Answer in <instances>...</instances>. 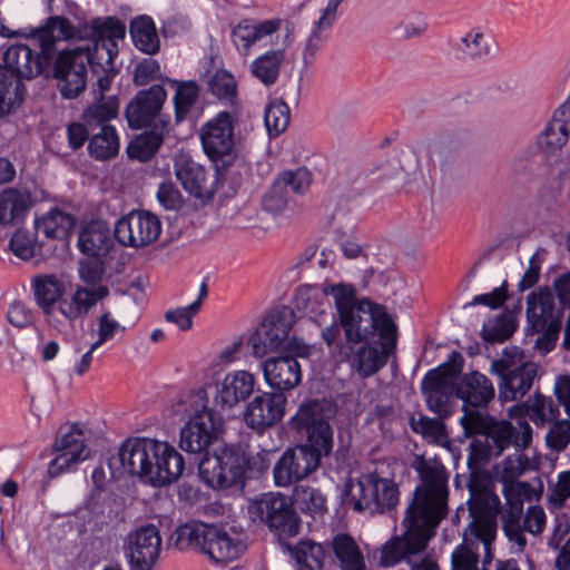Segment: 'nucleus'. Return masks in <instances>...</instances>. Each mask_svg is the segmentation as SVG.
<instances>
[{
    "instance_id": "f257e3e1",
    "label": "nucleus",
    "mask_w": 570,
    "mask_h": 570,
    "mask_svg": "<svg viewBox=\"0 0 570 570\" xmlns=\"http://www.w3.org/2000/svg\"><path fill=\"white\" fill-rule=\"evenodd\" d=\"M421 483L414 491L403 523L405 532L387 540L380 550L379 564L395 567L425 550L436 527L448 514L449 474L443 465L421 459L416 465Z\"/></svg>"
},
{
    "instance_id": "f03ea898",
    "label": "nucleus",
    "mask_w": 570,
    "mask_h": 570,
    "mask_svg": "<svg viewBox=\"0 0 570 570\" xmlns=\"http://www.w3.org/2000/svg\"><path fill=\"white\" fill-rule=\"evenodd\" d=\"M77 35L78 30L67 18L53 16L31 35L40 46L39 52L24 43L11 45L3 51L0 65V116L8 115L22 102V79H32L49 69L55 43L76 38Z\"/></svg>"
},
{
    "instance_id": "7ed1b4c3",
    "label": "nucleus",
    "mask_w": 570,
    "mask_h": 570,
    "mask_svg": "<svg viewBox=\"0 0 570 570\" xmlns=\"http://www.w3.org/2000/svg\"><path fill=\"white\" fill-rule=\"evenodd\" d=\"M323 293L333 297L340 320L322 330V338L328 346L338 342H365L396 347L397 326L384 306L358 299L351 284L326 285Z\"/></svg>"
},
{
    "instance_id": "20e7f679",
    "label": "nucleus",
    "mask_w": 570,
    "mask_h": 570,
    "mask_svg": "<svg viewBox=\"0 0 570 570\" xmlns=\"http://www.w3.org/2000/svg\"><path fill=\"white\" fill-rule=\"evenodd\" d=\"M331 409L324 401L311 400L299 405L291 419L292 428L306 434V442L287 449L276 462L273 475L277 487L292 485L317 470L322 458L333 450Z\"/></svg>"
},
{
    "instance_id": "39448f33",
    "label": "nucleus",
    "mask_w": 570,
    "mask_h": 570,
    "mask_svg": "<svg viewBox=\"0 0 570 570\" xmlns=\"http://www.w3.org/2000/svg\"><path fill=\"white\" fill-rule=\"evenodd\" d=\"M92 46L77 47L58 53L53 77L66 99L78 97L86 88L87 67H100L104 71L112 68L118 53L117 40L126 33L125 24L117 18H96L91 21Z\"/></svg>"
},
{
    "instance_id": "423d86ee",
    "label": "nucleus",
    "mask_w": 570,
    "mask_h": 570,
    "mask_svg": "<svg viewBox=\"0 0 570 570\" xmlns=\"http://www.w3.org/2000/svg\"><path fill=\"white\" fill-rule=\"evenodd\" d=\"M108 465L114 479L128 474L154 487L177 481L185 469L184 458L174 446L149 438L124 441Z\"/></svg>"
},
{
    "instance_id": "0eeeda50",
    "label": "nucleus",
    "mask_w": 570,
    "mask_h": 570,
    "mask_svg": "<svg viewBox=\"0 0 570 570\" xmlns=\"http://www.w3.org/2000/svg\"><path fill=\"white\" fill-rule=\"evenodd\" d=\"M528 459L520 452L507 456L497 471V478L503 484L505 499L502 510V530L510 542L521 551L527 546L525 532L533 535L542 533L546 513L540 505H532L523 513L524 499L530 497L531 488L518 478L525 471Z\"/></svg>"
},
{
    "instance_id": "6e6552de",
    "label": "nucleus",
    "mask_w": 570,
    "mask_h": 570,
    "mask_svg": "<svg viewBox=\"0 0 570 570\" xmlns=\"http://www.w3.org/2000/svg\"><path fill=\"white\" fill-rule=\"evenodd\" d=\"M463 356L452 352L449 360L438 367L430 370L421 382V392L429 411L440 419H448L454 411L455 379L463 367Z\"/></svg>"
},
{
    "instance_id": "1a4fd4ad",
    "label": "nucleus",
    "mask_w": 570,
    "mask_h": 570,
    "mask_svg": "<svg viewBox=\"0 0 570 570\" xmlns=\"http://www.w3.org/2000/svg\"><path fill=\"white\" fill-rule=\"evenodd\" d=\"M249 519L262 523L282 539L295 537L299 530V518L292 501L278 492H266L250 500L247 507Z\"/></svg>"
},
{
    "instance_id": "9d476101",
    "label": "nucleus",
    "mask_w": 570,
    "mask_h": 570,
    "mask_svg": "<svg viewBox=\"0 0 570 570\" xmlns=\"http://www.w3.org/2000/svg\"><path fill=\"white\" fill-rule=\"evenodd\" d=\"M562 313L554 307V298L548 287L531 293L527 298L529 327L538 334L534 348L546 355L551 352L561 331Z\"/></svg>"
},
{
    "instance_id": "9b49d317",
    "label": "nucleus",
    "mask_w": 570,
    "mask_h": 570,
    "mask_svg": "<svg viewBox=\"0 0 570 570\" xmlns=\"http://www.w3.org/2000/svg\"><path fill=\"white\" fill-rule=\"evenodd\" d=\"M397 500L399 491L392 481L376 473H366L355 483L346 485L344 502L355 511L374 514L393 508Z\"/></svg>"
},
{
    "instance_id": "f8f14e48",
    "label": "nucleus",
    "mask_w": 570,
    "mask_h": 570,
    "mask_svg": "<svg viewBox=\"0 0 570 570\" xmlns=\"http://www.w3.org/2000/svg\"><path fill=\"white\" fill-rule=\"evenodd\" d=\"M200 479L213 489L237 485L245 474V454L239 448L222 446L213 453L205 452L198 463Z\"/></svg>"
},
{
    "instance_id": "ddd939ff",
    "label": "nucleus",
    "mask_w": 570,
    "mask_h": 570,
    "mask_svg": "<svg viewBox=\"0 0 570 570\" xmlns=\"http://www.w3.org/2000/svg\"><path fill=\"white\" fill-rule=\"evenodd\" d=\"M295 323V313L291 307L281 306L272 309L249 337V345L255 357L281 348L288 338Z\"/></svg>"
},
{
    "instance_id": "4468645a",
    "label": "nucleus",
    "mask_w": 570,
    "mask_h": 570,
    "mask_svg": "<svg viewBox=\"0 0 570 570\" xmlns=\"http://www.w3.org/2000/svg\"><path fill=\"white\" fill-rule=\"evenodd\" d=\"M235 112L220 111L208 120L200 130V140L206 155L216 168L227 170L234 150Z\"/></svg>"
},
{
    "instance_id": "2eb2a0df",
    "label": "nucleus",
    "mask_w": 570,
    "mask_h": 570,
    "mask_svg": "<svg viewBox=\"0 0 570 570\" xmlns=\"http://www.w3.org/2000/svg\"><path fill=\"white\" fill-rule=\"evenodd\" d=\"M539 365L534 362H523L511 366L504 358L491 363V373L500 377L499 399L502 402L521 400L532 389L538 377Z\"/></svg>"
},
{
    "instance_id": "dca6fc26",
    "label": "nucleus",
    "mask_w": 570,
    "mask_h": 570,
    "mask_svg": "<svg viewBox=\"0 0 570 570\" xmlns=\"http://www.w3.org/2000/svg\"><path fill=\"white\" fill-rule=\"evenodd\" d=\"M223 428L219 414L206 405L196 411L180 431V449L189 453H203L214 443Z\"/></svg>"
},
{
    "instance_id": "f3484780",
    "label": "nucleus",
    "mask_w": 570,
    "mask_h": 570,
    "mask_svg": "<svg viewBox=\"0 0 570 570\" xmlns=\"http://www.w3.org/2000/svg\"><path fill=\"white\" fill-rule=\"evenodd\" d=\"M338 355L346 361L351 370L362 379L377 373L387 362L395 347L385 348L380 343L338 342L335 344Z\"/></svg>"
},
{
    "instance_id": "a211bd4d",
    "label": "nucleus",
    "mask_w": 570,
    "mask_h": 570,
    "mask_svg": "<svg viewBox=\"0 0 570 570\" xmlns=\"http://www.w3.org/2000/svg\"><path fill=\"white\" fill-rule=\"evenodd\" d=\"M161 233L159 218L147 210H132L117 220L116 239L125 245L140 248L153 244Z\"/></svg>"
},
{
    "instance_id": "6ab92c4d",
    "label": "nucleus",
    "mask_w": 570,
    "mask_h": 570,
    "mask_svg": "<svg viewBox=\"0 0 570 570\" xmlns=\"http://www.w3.org/2000/svg\"><path fill=\"white\" fill-rule=\"evenodd\" d=\"M286 347L294 352L293 355L271 357L263 363V372L266 382L275 390L289 391L301 383L302 371L296 356H306L307 346L296 338L287 342Z\"/></svg>"
},
{
    "instance_id": "aec40b11",
    "label": "nucleus",
    "mask_w": 570,
    "mask_h": 570,
    "mask_svg": "<svg viewBox=\"0 0 570 570\" xmlns=\"http://www.w3.org/2000/svg\"><path fill=\"white\" fill-rule=\"evenodd\" d=\"M161 549L159 530L147 524L131 531L124 544V551L132 570H151Z\"/></svg>"
},
{
    "instance_id": "412c9836",
    "label": "nucleus",
    "mask_w": 570,
    "mask_h": 570,
    "mask_svg": "<svg viewBox=\"0 0 570 570\" xmlns=\"http://www.w3.org/2000/svg\"><path fill=\"white\" fill-rule=\"evenodd\" d=\"M31 289L38 308L46 323L61 332L63 322L60 318V304L63 302V283L52 274L36 275L31 279Z\"/></svg>"
},
{
    "instance_id": "4be33fe9",
    "label": "nucleus",
    "mask_w": 570,
    "mask_h": 570,
    "mask_svg": "<svg viewBox=\"0 0 570 570\" xmlns=\"http://www.w3.org/2000/svg\"><path fill=\"white\" fill-rule=\"evenodd\" d=\"M285 404L286 397L282 393H262L247 404L244 412L245 423L252 430L263 432L283 419Z\"/></svg>"
},
{
    "instance_id": "5701e85b",
    "label": "nucleus",
    "mask_w": 570,
    "mask_h": 570,
    "mask_svg": "<svg viewBox=\"0 0 570 570\" xmlns=\"http://www.w3.org/2000/svg\"><path fill=\"white\" fill-rule=\"evenodd\" d=\"M485 441L493 450L494 456H500L511 445L517 452H521L532 441V428L524 420L518 421L517 426L509 421H495L487 428Z\"/></svg>"
},
{
    "instance_id": "b1692460",
    "label": "nucleus",
    "mask_w": 570,
    "mask_h": 570,
    "mask_svg": "<svg viewBox=\"0 0 570 570\" xmlns=\"http://www.w3.org/2000/svg\"><path fill=\"white\" fill-rule=\"evenodd\" d=\"M166 90L161 85H153L140 90L126 108V118L130 128L149 126L161 110L166 100Z\"/></svg>"
},
{
    "instance_id": "393cba45",
    "label": "nucleus",
    "mask_w": 570,
    "mask_h": 570,
    "mask_svg": "<svg viewBox=\"0 0 570 570\" xmlns=\"http://www.w3.org/2000/svg\"><path fill=\"white\" fill-rule=\"evenodd\" d=\"M53 449L58 454L49 465V473L52 476L67 471L73 463L85 460L89 454L83 432L76 424L56 440Z\"/></svg>"
},
{
    "instance_id": "a878e982",
    "label": "nucleus",
    "mask_w": 570,
    "mask_h": 570,
    "mask_svg": "<svg viewBox=\"0 0 570 570\" xmlns=\"http://www.w3.org/2000/svg\"><path fill=\"white\" fill-rule=\"evenodd\" d=\"M255 385L256 377L250 372L244 370L229 372L216 383L215 404L222 409H232L248 399Z\"/></svg>"
},
{
    "instance_id": "bb28decb",
    "label": "nucleus",
    "mask_w": 570,
    "mask_h": 570,
    "mask_svg": "<svg viewBox=\"0 0 570 570\" xmlns=\"http://www.w3.org/2000/svg\"><path fill=\"white\" fill-rule=\"evenodd\" d=\"M455 395L463 402V407L485 409L494 399L495 390L487 375L472 371L455 381Z\"/></svg>"
},
{
    "instance_id": "cd10ccee",
    "label": "nucleus",
    "mask_w": 570,
    "mask_h": 570,
    "mask_svg": "<svg viewBox=\"0 0 570 570\" xmlns=\"http://www.w3.org/2000/svg\"><path fill=\"white\" fill-rule=\"evenodd\" d=\"M174 169L177 179L190 195L199 199H210L214 195L208 184L205 167L196 163L188 154L178 153L175 156Z\"/></svg>"
},
{
    "instance_id": "c85d7f7f",
    "label": "nucleus",
    "mask_w": 570,
    "mask_h": 570,
    "mask_svg": "<svg viewBox=\"0 0 570 570\" xmlns=\"http://www.w3.org/2000/svg\"><path fill=\"white\" fill-rule=\"evenodd\" d=\"M109 295L105 285L77 286L69 297H65L60 304V318L72 324L78 318H83L99 302Z\"/></svg>"
},
{
    "instance_id": "c756f323",
    "label": "nucleus",
    "mask_w": 570,
    "mask_h": 570,
    "mask_svg": "<svg viewBox=\"0 0 570 570\" xmlns=\"http://www.w3.org/2000/svg\"><path fill=\"white\" fill-rule=\"evenodd\" d=\"M245 550L244 543L225 529L208 524L202 552L215 563H227L237 559Z\"/></svg>"
},
{
    "instance_id": "7c9ffc66",
    "label": "nucleus",
    "mask_w": 570,
    "mask_h": 570,
    "mask_svg": "<svg viewBox=\"0 0 570 570\" xmlns=\"http://www.w3.org/2000/svg\"><path fill=\"white\" fill-rule=\"evenodd\" d=\"M570 132V105H561L537 138L538 147L547 155H554L568 142Z\"/></svg>"
},
{
    "instance_id": "2f4dec72",
    "label": "nucleus",
    "mask_w": 570,
    "mask_h": 570,
    "mask_svg": "<svg viewBox=\"0 0 570 570\" xmlns=\"http://www.w3.org/2000/svg\"><path fill=\"white\" fill-rule=\"evenodd\" d=\"M279 22L277 19L264 21L243 19L232 29L233 43L242 56L247 57L252 46L279 29Z\"/></svg>"
},
{
    "instance_id": "473e14b6",
    "label": "nucleus",
    "mask_w": 570,
    "mask_h": 570,
    "mask_svg": "<svg viewBox=\"0 0 570 570\" xmlns=\"http://www.w3.org/2000/svg\"><path fill=\"white\" fill-rule=\"evenodd\" d=\"M32 205L28 189L7 187L0 191V225L9 226L23 220Z\"/></svg>"
},
{
    "instance_id": "72a5a7b5",
    "label": "nucleus",
    "mask_w": 570,
    "mask_h": 570,
    "mask_svg": "<svg viewBox=\"0 0 570 570\" xmlns=\"http://www.w3.org/2000/svg\"><path fill=\"white\" fill-rule=\"evenodd\" d=\"M170 130V119L159 116L150 131L137 136L128 146L127 153L130 158L146 161L159 149L164 137Z\"/></svg>"
},
{
    "instance_id": "f704fd0d",
    "label": "nucleus",
    "mask_w": 570,
    "mask_h": 570,
    "mask_svg": "<svg viewBox=\"0 0 570 570\" xmlns=\"http://www.w3.org/2000/svg\"><path fill=\"white\" fill-rule=\"evenodd\" d=\"M112 245L109 228L101 220H92L87 224L79 234V249L90 256H105Z\"/></svg>"
},
{
    "instance_id": "c9c22d12",
    "label": "nucleus",
    "mask_w": 570,
    "mask_h": 570,
    "mask_svg": "<svg viewBox=\"0 0 570 570\" xmlns=\"http://www.w3.org/2000/svg\"><path fill=\"white\" fill-rule=\"evenodd\" d=\"M330 547L334 556V562L341 570L366 569L364 556L351 535L345 533L334 535Z\"/></svg>"
},
{
    "instance_id": "e433bc0d",
    "label": "nucleus",
    "mask_w": 570,
    "mask_h": 570,
    "mask_svg": "<svg viewBox=\"0 0 570 570\" xmlns=\"http://www.w3.org/2000/svg\"><path fill=\"white\" fill-rule=\"evenodd\" d=\"M285 57L283 49H273L259 55L250 63L252 76L266 87L273 86L279 78Z\"/></svg>"
},
{
    "instance_id": "4c0bfd02",
    "label": "nucleus",
    "mask_w": 570,
    "mask_h": 570,
    "mask_svg": "<svg viewBox=\"0 0 570 570\" xmlns=\"http://www.w3.org/2000/svg\"><path fill=\"white\" fill-rule=\"evenodd\" d=\"M336 16L322 10L321 17L314 22V28L306 38L302 48V59L305 67L311 66L328 38V30L335 22Z\"/></svg>"
},
{
    "instance_id": "58836bf2",
    "label": "nucleus",
    "mask_w": 570,
    "mask_h": 570,
    "mask_svg": "<svg viewBox=\"0 0 570 570\" xmlns=\"http://www.w3.org/2000/svg\"><path fill=\"white\" fill-rule=\"evenodd\" d=\"M471 498L469 509L473 518L497 520L498 514L502 517L501 502L499 497L488 487L479 484H469Z\"/></svg>"
},
{
    "instance_id": "ea45409f",
    "label": "nucleus",
    "mask_w": 570,
    "mask_h": 570,
    "mask_svg": "<svg viewBox=\"0 0 570 570\" xmlns=\"http://www.w3.org/2000/svg\"><path fill=\"white\" fill-rule=\"evenodd\" d=\"M76 224V218L69 213L55 208L36 219V233L43 234L47 238L62 239L68 236Z\"/></svg>"
},
{
    "instance_id": "a19ab883",
    "label": "nucleus",
    "mask_w": 570,
    "mask_h": 570,
    "mask_svg": "<svg viewBox=\"0 0 570 570\" xmlns=\"http://www.w3.org/2000/svg\"><path fill=\"white\" fill-rule=\"evenodd\" d=\"M119 101L117 96H95L94 102L83 111L82 120L92 130L102 126H110L108 122L118 115Z\"/></svg>"
},
{
    "instance_id": "79ce46f5",
    "label": "nucleus",
    "mask_w": 570,
    "mask_h": 570,
    "mask_svg": "<svg viewBox=\"0 0 570 570\" xmlns=\"http://www.w3.org/2000/svg\"><path fill=\"white\" fill-rule=\"evenodd\" d=\"M129 30L134 45L138 50L147 55H155L159 51L160 40L150 17H136L131 20Z\"/></svg>"
},
{
    "instance_id": "37998d69",
    "label": "nucleus",
    "mask_w": 570,
    "mask_h": 570,
    "mask_svg": "<svg viewBox=\"0 0 570 570\" xmlns=\"http://www.w3.org/2000/svg\"><path fill=\"white\" fill-rule=\"evenodd\" d=\"M423 151L429 160L428 176L432 178L435 174L436 165L442 173H448L455 163V147L448 139H436L426 142Z\"/></svg>"
},
{
    "instance_id": "c03bdc74",
    "label": "nucleus",
    "mask_w": 570,
    "mask_h": 570,
    "mask_svg": "<svg viewBox=\"0 0 570 570\" xmlns=\"http://www.w3.org/2000/svg\"><path fill=\"white\" fill-rule=\"evenodd\" d=\"M559 405H562L559 401L556 403L541 393H534L523 403L527 415L537 426H544L557 420L560 414Z\"/></svg>"
},
{
    "instance_id": "a18cd8bd",
    "label": "nucleus",
    "mask_w": 570,
    "mask_h": 570,
    "mask_svg": "<svg viewBox=\"0 0 570 570\" xmlns=\"http://www.w3.org/2000/svg\"><path fill=\"white\" fill-rule=\"evenodd\" d=\"M209 91L219 100L228 102L235 112V122L239 116L238 91L235 77L227 70H217L208 82Z\"/></svg>"
},
{
    "instance_id": "49530a36",
    "label": "nucleus",
    "mask_w": 570,
    "mask_h": 570,
    "mask_svg": "<svg viewBox=\"0 0 570 570\" xmlns=\"http://www.w3.org/2000/svg\"><path fill=\"white\" fill-rule=\"evenodd\" d=\"M91 131L88 144L89 154L96 159H109L118 154L119 140L115 127L102 126Z\"/></svg>"
},
{
    "instance_id": "de8ad7c7",
    "label": "nucleus",
    "mask_w": 570,
    "mask_h": 570,
    "mask_svg": "<svg viewBox=\"0 0 570 570\" xmlns=\"http://www.w3.org/2000/svg\"><path fill=\"white\" fill-rule=\"evenodd\" d=\"M207 528L208 524L203 522L181 524L173 533L171 541L179 550L198 549L202 551Z\"/></svg>"
},
{
    "instance_id": "09e8293b",
    "label": "nucleus",
    "mask_w": 570,
    "mask_h": 570,
    "mask_svg": "<svg viewBox=\"0 0 570 570\" xmlns=\"http://www.w3.org/2000/svg\"><path fill=\"white\" fill-rule=\"evenodd\" d=\"M208 295V285L203 282L199 287L198 297L191 304L169 309L165 313L167 322L176 324L181 331H188L193 327V318L199 313L203 302Z\"/></svg>"
},
{
    "instance_id": "8fccbe9b",
    "label": "nucleus",
    "mask_w": 570,
    "mask_h": 570,
    "mask_svg": "<svg viewBox=\"0 0 570 570\" xmlns=\"http://www.w3.org/2000/svg\"><path fill=\"white\" fill-rule=\"evenodd\" d=\"M294 558L298 570H322L325 550L321 543L301 541L294 549Z\"/></svg>"
},
{
    "instance_id": "3c124183",
    "label": "nucleus",
    "mask_w": 570,
    "mask_h": 570,
    "mask_svg": "<svg viewBox=\"0 0 570 570\" xmlns=\"http://www.w3.org/2000/svg\"><path fill=\"white\" fill-rule=\"evenodd\" d=\"M176 92L174 96L176 122H180L189 114L196 104L199 95V86L196 81H175Z\"/></svg>"
},
{
    "instance_id": "603ef678",
    "label": "nucleus",
    "mask_w": 570,
    "mask_h": 570,
    "mask_svg": "<svg viewBox=\"0 0 570 570\" xmlns=\"http://www.w3.org/2000/svg\"><path fill=\"white\" fill-rule=\"evenodd\" d=\"M293 499L299 510L306 513L321 515L327 510L325 495L312 487L297 485Z\"/></svg>"
},
{
    "instance_id": "864d4df0",
    "label": "nucleus",
    "mask_w": 570,
    "mask_h": 570,
    "mask_svg": "<svg viewBox=\"0 0 570 570\" xmlns=\"http://www.w3.org/2000/svg\"><path fill=\"white\" fill-rule=\"evenodd\" d=\"M444 419L429 417L422 413L411 415L409 424L411 430L432 442H440L446 436Z\"/></svg>"
},
{
    "instance_id": "5fc2aeb1",
    "label": "nucleus",
    "mask_w": 570,
    "mask_h": 570,
    "mask_svg": "<svg viewBox=\"0 0 570 570\" xmlns=\"http://www.w3.org/2000/svg\"><path fill=\"white\" fill-rule=\"evenodd\" d=\"M265 126L271 136H278L291 120L289 107L281 99L271 101L265 109Z\"/></svg>"
},
{
    "instance_id": "6e6d98bb",
    "label": "nucleus",
    "mask_w": 570,
    "mask_h": 570,
    "mask_svg": "<svg viewBox=\"0 0 570 570\" xmlns=\"http://www.w3.org/2000/svg\"><path fill=\"white\" fill-rule=\"evenodd\" d=\"M491 456H494V452L487 441L474 440L470 443L468 455V465L471 470L469 484H483L479 480V470L488 463Z\"/></svg>"
},
{
    "instance_id": "4d7b16f0",
    "label": "nucleus",
    "mask_w": 570,
    "mask_h": 570,
    "mask_svg": "<svg viewBox=\"0 0 570 570\" xmlns=\"http://www.w3.org/2000/svg\"><path fill=\"white\" fill-rule=\"evenodd\" d=\"M480 557L474 542H464L458 546L451 554V570H489L485 566L479 567Z\"/></svg>"
},
{
    "instance_id": "13d9d810",
    "label": "nucleus",
    "mask_w": 570,
    "mask_h": 570,
    "mask_svg": "<svg viewBox=\"0 0 570 570\" xmlns=\"http://www.w3.org/2000/svg\"><path fill=\"white\" fill-rule=\"evenodd\" d=\"M37 234L27 229H18L9 242L12 253L21 259H30L40 254V244L36 238Z\"/></svg>"
},
{
    "instance_id": "bf43d9fd",
    "label": "nucleus",
    "mask_w": 570,
    "mask_h": 570,
    "mask_svg": "<svg viewBox=\"0 0 570 570\" xmlns=\"http://www.w3.org/2000/svg\"><path fill=\"white\" fill-rule=\"evenodd\" d=\"M459 50L471 59H480L489 55L490 46L484 33L479 29L470 30L461 38Z\"/></svg>"
},
{
    "instance_id": "052dcab7",
    "label": "nucleus",
    "mask_w": 570,
    "mask_h": 570,
    "mask_svg": "<svg viewBox=\"0 0 570 570\" xmlns=\"http://www.w3.org/2000/svg\"><path fill=\"white\" fill-rule=\"evenodd\" d=\"M126 326L115 320L109 311H104L97 318V338L92 342L94 348H99L109 341H112L118 333H124Z\"/></svg>"
},
{
    "instance_id": "680f3d73",
    "label": "nucleus",
    "mask_w": 570,
    "mask_h": 570,
    "mask_svg": "<svg viewBox=\"0 0 570 570\" xmlns=\"http://www.w3.org/2000/svg\"><path fill=\"white\" fill-rule=\"evenodd\" d=\"M514 328V323L509 316L500 315L495 321L483 324L482 336L490 343L503 342L513 334Z\"/></svg>"
},
{
    "instance_id": "e2e57ef3",
    "label": "nucleus",
    "mask_w": 570,
    "mask_h": 570,
    "mask_svg": "<svg viewBox=\"0 0 570 570\" xmlns=\"http://www.w3.org/2000/svg\"><path fill=\"white\" fill-rule=\"evenodd\" d=\"M311 173L305 167H299L295 170L282 173L276 181L286 190L289 195L304 193L311 184Z\"/></svg>"
},
{
    "instance_id": "0e129e2a",
    "label": "nucleus",
    "mask_w": 570,
    "mask_h": 570,
    "mask_svg": "<svg viewBox=\"0 0 570 570\" xmlns=\"http://www.w3.org/2000/svg\"><path fill=\"white\" fill-rule=\"evenodd\" d=\"M551 423L546 435L547 445L553 451L561 452L570 443V422L554 420Z\"/></svg>"
},
{
    "instance_id": "69168bd1",
    "label": "nucleus",
    "mask_w": 570,
    "mask_h": 570,
    "mask_svg": "<svg viewBox=\"0 0 570 570\" xmlns=\"http://www.w3.org/2000/svg\"><path fill=\"white\" fill-rule=\"evenodd\" d=\"M469 530L470 534L483 544V550L489 552L495 539L497 520L473 518Z\"/></svg>"
},
{
    "instance_id": "338daca9",
    "label": "nucleus",
    "mask_w": 570,
    "mask_h": 570,
    "mask_svg": "<svg viewBox=\"0 0 570 570\" xmlns=\"http://www.w3.org/2000/svg\"><path fill=\"white\" fill-rule=\"evenodd\" d=\"M288 190L284 189L276 180L269 190L265 194L262 200L264 210L272 214L282 213L291 202Z\"/></svg>"
},
{
    "instance_id": "774afa93",
    "label": "nucleus",
    "mask_w": 570,
    "mask_h": 570,
    "mask_svg": "<svg viewBox=\"0 0 570 570\" xmlns=\"http://www.w3.org/2000/svg\"><path fill=\"white\" fill-rule=\"evenodd\" d=\"M157 199L167 210H178L183 207L184 200L179 189L174 183H161L158 187Z\"/></svg>"
}]
</instances>
